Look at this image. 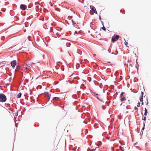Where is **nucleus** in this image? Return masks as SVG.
<instances>
[{"instance_id":"1","label":"nucleus","mask_w":151,"mask_h":151,"mask_svg":"<svg viewBox=\"0 0 151 151\" xmlns=\"http://www.w3.org/2000/svg\"><path fill=\"white\" fill-rule=\"evenodd\" d=\"M6 100V98L5 95L3 93L0 94V101L4 102Z\"/></svg>"},{"instance_id":"2","label":"nucleus","mask_w":151,"mask_h":151,"mask_svg":"<svg viewBox=\"0 0 151 151\" xmlns=\"http://www.w3.org/2000/svg\"><path fill=\"white\" fill-rule=\"evenodd\" d=\"M119 38V35H116L114 36V37H112V41L113 42H114L115 41H116Z\"/></svg>"},{"instance_id":"3","label":"nucleus","mask_w":151,"mask_h":151,"mask_svg":"<svg viewBox=\"0 0 151 151\" xmlns=\"http://www.w3.org/2000/svg\"><path fill=\"white\" fill-rule=\"evenodd\" d=\"M141 94H142V95L140 97V98H139V100H140V101L142 103V105H143V95L144 94V93L142 91L141 92Z\"/></svg>"},{"instance_id":"4","label":"nucleus","mask_w":151,"mask_h":151,"mask_svg":"<svg viewBox=\"0 0 151 151\" xmlns=\"http://www.w3.org/2000/svg\"><path fill=\"white\" fill-rule=\"evenodd\" d=\"M17 63L16 61L15 60H14L12 61L11 63V66L13 68H14Z\"/></svg>"},{"instance_id":"5","label":"nucleus","mask_w":151,"mask_h":151,"mask_svg":"<svg viewBox=\"0 0 151 151\" xmlns=\"http://www.w3.org/2000/svg\"><path fill=\"white\" fill-rule=\"evenodd\" d=\"M27 8V6L24 4H21L20 6V8L23 10H25Z\"/></svg>"},{"instance_id":"6","label":"nucleus","mask_w":151,"mask_h":151,"mask_svg":"<svg viewBox=\"0 0 151 151\" xmlns=\"http://www.w3.org/2000/svg\"><path fill=\"white\" fill-rule=\"evenodd\" d=\"M32 67V65L30 64H27L25 65V68L27 69H29Z\"/></svg>"},{"instance_id":"7","label":"nucleus","mask_w":151,"mask_h":151,"mask_svg":"<svg viewBox=\"0 0 151 151\" xmlns=\"http://www.w3.org/2000/svg\"><path fill=\"white\" fill-rule=\"evenodd\" d=\"M120 101H123L126 100L125 95H124V96L122 97H120Z\"/></svg>"},{"instance_id":"8","label":"nucleus","mask_w":151,"mask_h":151,"mask_svg":"<svg viewBox=\"0 0 151 151\" xmlns=\"http://www.w3.org/2000/svg\"><path fill=\"white\" fill-rule=\"evenodd\" d=\"M96 98H97V99H98L99 100L101 101H103V100L101 98V96L100 95H99L97 94H96Z\"/></svg>"},{"instance_id":"9","label":"nucleus","mask_w":151,"mask_h":151,"mask_svg":"<svg viewBox=\"0 0 151 151\" xmlns=\"http://www.w3.org/2000/svg\"><path fill=\"white\" fill-rule=\"evenodd\" d=\"M91 9L95 13L97 14V11H96V8L94 7H93L91 8Z\"/></svg>"},{"instance_id":"10","label":"nucleus","mask_w":151,"mask_h":151,"mask_svg":"<svg viewBox=\"0 0 151 151\" xmlns=\"http://www.w3.org/2000/svg\"><path fill=\"white\" fill-rule=\"evenodd\" d=\"M20 68V66L19 65H17L16 66V68L15 70V71H17Z\"/></svg>"},{"instance_id":"11","label":"nucleus","mask_w":151,"mask_h":151,"mask_svg":"<svg viewBox=\"0 0 151 151\" xmlns=\"http://www.w3.org/2000/svg\"><path fill=\"white\" fill-rule=\"evenodd\" d=\"M124 94H125V93L124 92H122L120 95V97H122L124 95Z\"/></svg>"},{"instance_id":"12","label":"nucleus","mask_w":151,"mask_h":151,"mask_svg":"<svg viewBox=\"0 0 151 151\" xmlns=\"http://www.w3.org/2000/svg\"><path fill=\"white\" fill-rule=\"evenodd\" d=\"M145 113H144V115L146 116V115H147V111L146 109V108H145Z\"/></svg>"},{"instance_id":"13","label":"nucleus","mask_w":151,"mask_h":151,"mask_svg":"<svg viewBox=\"0 0 151 151\" xmlns=\"http://www.w3.org/2000/svg\"><path fill=\"white\" fill-rule=\"evenodd\" d=\"M21 96V93H19L17 95V98H20Z\"/></svg>"},{"instance_id":"14","label":"nucleus","mask_w":151,"mask_h":151,"mask_svg":"<svg viewBox=\"0 0 151 151\" xmlns=\"http://www.w3.org/2000/svg\"><path fill=\"white\" fill-rule=\"evenodd\" d=\"M60 98L58 97H55L53 98V100H57L59 99Z\"/></svg>"},{"instance_id":"15","label":"nucleus","mask_w":151,"mask_h":151,"mask_svg":"<svg viewBox=\"0 0 151 151\" xmlns=\"http://www.w3.org/2000/svg\"><path fill=\"white\" fill-rule=\"evenodd\" d=\"M45 95L47 96H50V94L48 92H45Z\"/></svg>"},{"instance_id":"16","label":"nucleus","mask_w":151,"mask_h":151,"mask_svg":"<svg viewBox=\"0 0 151 151\" xmlns=\"http://www.w3.org/2000/svg\"><path fill=\"white\" fill-rule=\"evenodd\" d=\"M145 104H146V105H147L148 104V101L147 99H146V100L145 101Z\"/></svg>"},{"instance_id":"17","label":"nucleus","mask_w":151,"mask_h":151,"mask_svg":"<svg viewBox=\"0 0 151 151\" xmlns=\"http://www.w3.org/2000/svg\"><path fill=\"white\" fill-rule=\"evenodd\" d=\"M102 29L104 31H105L106 30V28L104 27V26H103L102 28Z\"/></svg>"},{"instance_id":"18","label":"nucleus","mask_w":151,"mask_h":151,"mask_svg":"<svg viewBox=\"0 0 151 151\" xmlns=\"http://www.w3.org/2000/svg\"><path fill=\"white\" fill-rule=\"evenodd\" d=\"M72 22L73 24V25L74 26V25H75V23L74 22H73V20H72Z\"/></svg>"},{"instance_id":"19","label":"nucleus","mask_w":151,"mask_h":151,"mask_svg":"<svg viewBox=\"0 0 151 151\" xmlns=\"http://www.w3.org/2000/svg\"><path fill=\"white\" fill-rule=\"evenodd\" d=\"M102 108L103 109H104L105 108H106V107H104V105H103L102 106Z\"/></svg>"},{"instance_id":"20","label":"nucleus","mask_w":151,"mask_h":151,"mask_svg":"<svg viewBox=\"0 0 151 151\" xmlns=\"http://www.w3.org/2000/svg\"><path fill=\"white\" fill-rule=\"evenodd\" d=\"M140 104V103H138L137 104V107H139V106Z\"/></svg>"},{"instance_id":"21","label":"nucleus","mask_w":151,"mask_h":151,"mask_svg":"<svg viewBox=\"0 0 151 151\" xmlns=\"http://www.w3.org/2000/svg\"><path fill=\"white\" fill-rule=\"evenodd\" d=\"M47 97H48V100H49L50 99V96H47Z\"/></svg>"},{"instance_id":"22","label":"nucleus","mask_w":151,"mask_h":151,"mask_svg":"<svg viewBox=\"0 0 151 151\" xmlns=\"http://www.w3.org/2000/svg\"><path fill=\"white\" fill-rule=\"evenodd\" d=\"M125 45H126V46H127V44L128 43L127 42H125Z\"/></svg>"},{"instance_id":"23","label":"nucleus","mask_w":151,"mask_h":151,"mask_svg":"<svg viewBox=\"0 0 151 151\" xmlns=\"http://www.w3.org/2000/svg\"><path fill=\"white\" fill-rule=\"evenodd\" d=\"M134 109H135L136 110H137L138 109V108L137 107H136V106H135L134 108Z\"/></svg>"},{"instance_id":"24","label":"nucleus","mask_w":151,"mask_h":151,"mask_svg":"<svg viewBox=\"0 0 151 151\" xmlns=\"http://www.w3.org/2000/svg\"><path fill=\"white\" fill-rule=\"evenodd\" d=\"M50 6H53V4H51V2H50Z\"/></svg>"},{"instance_id":"25","label":"nucleus","mask_w":151,"mask_h":151,"mask_svg":"<svg viewBox=\"0 0 151 151\" xmlns=\"http://www.w3.org/2000/svg\"><path fill=\"white\" fill-rule=\"evenodd\" d=\"M146 119V117H144V120H145V121Z\"/></svg>"},{"instance_id":"26","label":"nucleus","mask_w":151,"mask_h":151,"mask_svg":"<svg viewBox=\"0 0 151 151\" xmlns=\"http://www.w3.org/2000/svg\"><path fill=\"white\" fill-rule=\"evenodd\" d=\"M11 80V79L10 78L9 79V81H10Z\"/></svg>"},{"instance_id":"27","label":"nucleus","mask_w":151,"mask_h":151,"mask_svg":"<svg viewBox=\"0 0 151 151\" xmlns=\"http://www.w3.org/2000/svg\"><path fill=\"white\" fill-rule=\"evenodd\" d=\"M18 115V114H16V116H17Z\"/></svg>"},{"instance_id":"28","label":"nucleus","mask_w":151,"mask_h":151,"mask_svg":"<svg viewBox=\"0 0 151 151\" xmlns=\"http://www.w3.org/2000/svg\"><path fill=\"white\" fill-rule=\"evenodd\" d=\"M95 150H96V149H95V150H92V151H94H94H95Z\"/></svg>"},{"instance_id":"29","label":"nucleus","mask_w":151,"mask_h":151,"mask_svg":"<svg viewBox=\"0 0 151 151\" xmlns=\"http://www.w3.org/2000/svg\"><path fill=\"white\" fill-rule=\"evenodd\" d=\"M99 19H101V17H99Z\"/></svg>"},{"instance_id":"30","label":"nucleus","mask_w":151,"mask_h":151,"mask_svg":"<svg viewBox=\"0 0 151 151\" xmlns=\"http://www.w3.org/2000/svg\"><path fill=\"white\" fill-rule=\"evenodd\" d=\"M3 38V37H1V40H2V39Z\"/></svg>"},{"instance_id":"31","label":"nucleus","mask_w":151,"mask_h":151,"mask_svg":"<svg viewBox=\"0 0 151 151\" xmlns=\"http://www.w3.org/2000/svg\"><path fill=\"white\" fill-rule=\"evenodd\" d=\"M32 63L34 64H35V63Z\"/></svg>"}]
</instances>
